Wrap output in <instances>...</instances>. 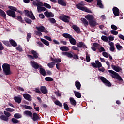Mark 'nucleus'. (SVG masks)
I'll return each instance as SVG.
<instances>
[{"mask_svg": "<svg viewBox=\"0 0 124 124\" xmlns=\"http://www.w3.org/2000/svg\"><path fill=\"white\" fill-rule=\"evenodd\" d=\"M24 12L25 15L27 16V17H29V18H30V19H31V20H35V17H34V15H33V13H32V11H29L26 10L24 11Z\"/></svg>", "mask_w": 124, "mask_h": 124, "instance_id": "obj_6", "label": "nucleus"}, {"mask_svg": "<svg viewBox=\"0 0 124 124\" xmlns=\"http://www.w3.org/2000/svg\"><path fill=\"white\" fill-rule=\"evenodd\" d=\"M44 38L46 39V40H48V41H52V38L48 36H44Z\"/></svg>", "mask_w": 124, "mask_h": 124, "instance_id": "obj_55", "label": "nucleus"}, {"mask_svg": "<svg viewBox=\"0 0 124 124\" xmlns=\"http://www.w3.org/2000/svg\"><path fill=\"white\" fill-rule=\"evenodd\" d=\"M37 30L40 32H45V33H48V31L45 29V28L43 26L36 27Z\"/></svg>", "mask_w": 124, "mask_h": 124, "instance_id": "obj_9", "label": "nucleus"}, {"mask_svg": "<svg viewBox=\"0 0 124 124\" xmlns=\"http://www.w3.org/2000/svg\"><path fill=\"white\" fill-rule=\"evenodd\" d=\"M35 92H36V93L38 94L41 93V90H40V89L39 88H35Z\"/></svg>", "mask_w": 124, "mask_h": 124, "instance_id": "obj_59", "label": "nucleus"}, {"mask_svg": "<svg viewBox=\"0 0 124 124\" xmlns=\"http://www.w3.org/2000/svg\"><path fill=\"white\" fill-rule=\"evenodd\" d=\"M108 72L110 74H112V75H111V77H112V78H116V79H118L119 81H123V79H122L121 77L116 72L113 70H108Z\"/></svg>", "mask_w": 124, "mask_h": 124, "instance_id": "obj_4", "label": "nucleus"}, {"mask_svg": "<svg viewBox=\"0 0 124 124\" xmlns=\"http://www.w3.org/2000/svg\"><path fill=\"white\" fill-rule=\"evenodd\" d=\"M44 15L46 17H47V18H50V17H54V14H53L51 12H49L48 11L45 12Z\"/></svg>", "mask_w": 124, "mask_h": 124, "instance_id": "obj_17", "label": "nucleus"}, {"mask_svg": "<svg viewBox=\"0 0 124 124\" xmlns=\"http://www.w3.org/2000/svg\"><path fill=\"white\" fill-rule=\"evenodd\" d=\"M112 10L115 16H119L120 15V10L118 8L114 7Z\"/></svg>", "mask_w": 124, "mask_h": 124, "instance_id": "obj_15", "label": "nucleus"}, {"mask_svg": "<svg viewBox=\"0 0 124 124\" xmlns=\"http://www.w3.org/2000/svg\"><path fill=\"white\" fill-rule=\"evenodd\" d=\"M62 54L64 56H67L68 58L70 59L73 58V59H75V60L79 59L78 55L76 53H73L72 51L70 52H62Z\"/></svg>", "mask_w": 124, "mask_h": 124, "instance_id": "obj_1", "label": "nucleus"}, {"mask_svg": "<svg viewBox=\"0 0 124 124\" xmlns=\"http://www.w3.org/2000/svg\"><path fill=\"white\" fill-rule=\"evenodd\" d=\"M59 18L60 20H62V21L65 22V23H69V20H70V17L66 15H63L60 16Z\"/></svg>", "mask_w": 124, "mask_h": 124, "instance_id": "obj_8", "label": "nucleus"}, {"mask_svg": "<svg viewBox=\"0 0 124 124\" xmlns=\"http://www.w3.org/2000/svg\"><path fill=\"white\" fill-rule=\"evenodd\" d=\"M75 85L76 88H77L78 90H81V85L80 82L76 81L75 82Z\"/></svg>", "mask_w": 124, "mask_h": 124, "instance_id": "obj_22", "label": "nucleus"}, {"mask_svg": "<svg viewBox=\"0 0 124 124\" xmlns=\"http://www.w3.org/2000/svg\"><path fill=\"white\" fill-rule=\"evenodd\" d=\"M41 41L42 42V43L45 44V45H46V46H49V45H50V43H49V42H48V41L44 39H41Z\"/></svg>", "mask_w": 124, "mask_h": 124, "instance_id": "obj_33", "label": "nucleus"}, {"mask_svg": "<svg viewBox=\"0 0 124 124\" xmlns=\"http://www.w3.org/2000/svg\"><path fill=\"white\" fill-rule=\"evenodd\" d=\"M31 118L32 119L33 121L34 122H37L38 121L40 120L41 118V117L38 116V114L36 113H33V115Z\"/></svg>", "mask_w": 124, "mask_h": 124, "instance_id": "obj_10", "label": "nucleus"}, {"mask_svg": "<svg viewBox=\"0 0 124 124\" xmlns=\"http://www.w3.org/2000/svg\"><path fill=\"white\" fill-rule=\"evenodd\" d=\"M60 49L62 51L66 52H68L69 50V49L68 47H60Z\"/></svg>", "mask_w": 124, "mask_h": 124, "instance_id": "obj_36", "label": "nucleus"}, {"mask_svg": "<svg viewBox=\"0 0 124 124\" xmlns=\"http://www.w3.org/2000/svg\"><path fill=\"white\" fill-rule=\"evenodd\" d=\"M40 91L44 94H46L48 93V90L47 87H46V86H41Z\"/></svg>", "mask_w": 124, "mask_h": 124, "instance_id": "obj_13", "label": "nucleus"}, {"mask_svg": "<svg viewBox=\"0 0 124 124\" xmlns=\"http://www.w3.org/2000/svg\"><path fill=\"white\" fill-rule=\"evenodd\" d=\"M89 25L91 27H94V26H96V25H97L96 21L95 20H93V19L91 21H90Z\"/></svg>", "mask_w": 124, "mask_h": 124, "instance_id": "obj_29", "label": "nucleus"}, {"mask_svg": "<svg viewBox=\"0 0 124 124\" xmlns=\"http://www.w3.org/2000/svg\"><path fill=\"white\" fill-rule=\"evenodd\" d=\"M78 47H87V46L83 42H79L78 43Z\"/></svg>", "mask_w": 124, "mask_h": 124, "instance_id": "obj_35", "label": "nucleus"}, {"mask_svg": "<svg viewBox=\"0 0 124 124\" xmlns=\"http://www.w3.org/2000/svg\"><path fill=\"white\" fill-rule=\"evenodd\" d=\"M84 5H85V3H84L83 2H81L80 3L77 4L76 6L77 8H78V9L83 11L84 10V8H85V7H83Z\"/></svg>", "mask_w": 124, "mask_h": 124, "instance_id": "obj_11", "label": "nucleus"}, {"mask_svg": "<svg viewBox=\"0 0 124 124\" xmlns=\"http://www.w3.org/2000/svg\"><path fill=\"white\" fill-rule=\"evenodd\" d=\"M83 11H85V12H87L88 13H92V11H91V10L86 7L84 8V10H83Z\"/></svg>", "mask_w": 124, "mask_h": 124, "instance_id": "obj_48", "label": "nucleus"}, {"mask_svg": "<svg viewBox=\"0 0 124 124\" xmlns=\"http://www.w3.org/2000/svg\"><path fill=\"white\" fill-rule=\"evenodd\" d=\"M83 11H85V12H87L88 13H92V11H91V10L86 7L84 8V10H83Z\"/></svg>", "mask_w": 124, "mask_h": 124, "instance_id": "obj_49", "label": "nucleus"}, {"mask_svg": "<svg viewBox=\"0 0 124 124\" xmlns=\"http://www.w3.org/2000/svg\"><path fill=\"white\" fill-rule=\"evenodd\" d=\"M0 119H1V120H3L4 121H8L9 120V118L7 116H5V115H1V116H0Z\"/></svg>", "mask_w": 124, "mask_h": 124, "instance_id": "obj_34", "label": "nucleus"}, {"mask_svg": "<svg viewBox=\"0 0 124 124\" xmlns=\"http://www.w3.org/2000/svg\"><path fill=\"white\" fill-rule=\"evenodd\" d=\"M111 28L112 30H114L115 31H116V30H118V27L114 24L111 25Z\"/></svg>", "mask_w": 124, "mask_h": 124, "instance_id": "obj_60", "label": "nucleus"}, {"mask_svg": "<svg viewBox=\"0 0 124 124\" xmlns=\"http://www.w3.org/2000/svg\"><path fill=\"white\" fill-rule=\"evenodd\" d=\"M60 42L61 44H62V45H66L67 42L65 41H63L62 39L60 40Z\"/></svg>", "mask_w": 124, "mask_h": 124, "instance_id": "obj_51", "label": "nucleus"}, {"mask_svg": "<svg viewBox=\"0 0 124 124\" xmlns=\"http://www.w3.org/2000/svg\"><path fill=\"white\" fill-rule=\"evenodd\" d=\"M55 62H49L47 64V66L50 68H53L54 66H55Z\"/></svg>", "mask_w": 124, "mask_h": 124, "instance_id": "obj_39", "label": "nucleus"}, {"mask_svg": "<svg viewBox=\"0 0 124 124\" xmlns=\"http://www.w3.org/2000/svg\"><path fill=\"white\" fill-rule=\"evenodd\" d=\"M24 114L30 118H32L33 115V113H32L31 111L29 110L25 111Z\"/></svg>", "mask_w": 124, "mask_h": 124, "instance_id": "obj_19", "label": "nucleus"}, {"mask_svg": "<svg viewBox=\"0 0 124 124\" xmlns=\"http://www.w3.org/2000/svg\"><path fill=\"white\" fill-rule=\"evenodd\" d=\"M74 93H75V97H77L78 98H81L82 95L80 92L75 91Z\"/></svg>", "mask_w": 124, "mask_h": 124, "instance_id": "obj_26", "label": "nucleus"}, {"mask_svg": "<svg viewBox=\"0 0 124 124\" xmlns=\"http://www.w3.org/2000/svg\"><path fill=\"white\" fill-rule=\"evenodd\" d=\"M90 61H91V58H90V56L87 55V54H86V61H87V62H90Z\"/></svg>", "mask_w": 124, "mask_h": 124, "instance_id": "obj_62", "label": "nucleus"}, {"mask_svg": "<svg viewBox=\"0 0 124 124\" xmlns=\"http://www.w3.org/2000/svg\"><path fill=\"white\" fill-rule=\"evenodd\" d=\"M2 68L4 74H5L6 76L11 75L12 74V73L11 71L10 64L7 63L3 64Z\"/></svg>", "mask_w": 124, "mask_h": 124, "instance_id": "obj_3", "label": "nucleus"}, {"mask_svg": "<svg viewBox=\"0 0 124 124\" xmlns=\"http://www.w3.org/2000/svg\"><path fill=\"white\" fill-rule=\"evenodd\" d=\"M4 114L7 116V117H10L11 116V113L8 111H4Z\"/></svg>", "mask_w": 124, "mask_h": 124, "instance_id": "obj_58", "label": "nucleus"}, {"mask_svg": "<svg viewBox=\"0 0 124 124\" xmlns=\"http://www.w3.org/2000/svg\"><path fill=\"white\" fill-rule=\"evenodd\" d=\"M23 97H24L25 100H27L29 101H31V95L29 94H23Z\"/></svg>", "mask_w": 124, "mask_h": 124, "instance_id": "obj_21", "label": "nucleus"}, {"mask_svg": "<svg viewBox=\"0 0 124 124\" xmlns=\"http://www.w3.org/2000/svg\"><path fill=\"white\" fill-rule=\"evenodd\" d=\"M40 6H41L37 7V10L38 12H41L42 11H45V10H46V8H45V7Z\"/></svg>", "mask_w": 124, "mask_h": 124, "instance_id": "obj_32", "label": "nucleus"}, {"mask_svg": "<svg viewBox=\"0 0 124 124\" xmlns=\"http://www.w3.org/2000/svg\"><path fill=\"white\" fill-rule=\"evenodd\" d=\"M49 21L50 22V23H52V24H55V23H56V20L53 18H49Z\"/></svg>", "mask_w": 124, "mask_h": 124, "instance_id": "obj_54", "label": "nucleus"}, {"mask_svg": "<svg viewBox=\"0 0 124 124\" xmlns=\"http://www.w3.org/2000/svg\"><path fill=\"white\" fill-rule=\"evenodd\" d=\"M54 104L59 106V107H62L63 106L61 102H60L59 100H56L55 101H54Z\"/></svg>", "mask_w": 124, "mask_h": 124, "instance_id": "obj_38", "label": "nucleus"}, {"mask_svg": "<svg viewBox=\"0 0 124 124\" xmlns=\"http://www.w3.org/2000/svg\"><path fill=\"white\" fill-rule=\"evenodd\" d=\"M85 18L87 19L90 22V21H93L94 19V17L92 15H87L85 16Z\"/></svg>", "mask_w": 124, "mask_h": 124, "instance_id": "obj_18", "label": "nucleus"}, {"mask_svg": "<svg viewBox=\"0 0 124 124\" xmlns=\"http://www.w3.org/2000/svg\"><path fill=\"white\" fill-rule=\"evenodd\" d=\"M102 55L103 56H104V57L105 58H108V57L109 56V55H108V53L106 52H103Z\"/></svg>", "mask_w": 124, "mask_h": 124, "instance_id": "obj_56", "label": "nucleus"}, {"mask_svg": "<svg viewBox=\"0 0 124 124\" xmlns=\"http://www.w3.org/2000/svg\"><path fill=\"white\" fill-rule=\"evenodd\" d=\"M15 101L18 104H20L21 101H22V99L20 97L16 96L14 98Z\"/></svg>", "mask_w": 124, "mask_h": 124, "instance_id": "obj_30", "label": "nucleus"}, {"mask_svg": "<svg viewBox=\"0 0 124 124\" xmlns=\"http://www.w3.org/2000/svg\"><path fill=\"white\" fill-rule=\"evenodd\" d=\"M69 100H70V102L71 103V104H72V105L75 107L77 105L76 100H75L74 98H73V97H71L70 98Z\"/></svg>", "mask_w": 124, "mask_h": 124, "instance_id": "obj_24", "label": "nucleus"}, {"mask_svg": "<svg viewBox=\"0 0 124 124\" xmlns=\"http://www.w3.org/2000/svg\"><path fill=\"white\" fill-rule=\"evenodd\" d=\"M40 74H41L43 76L45 77L46 75V70L43 68H41L40 70Z\"/></svg>", "mask_w": 124, "mask_h": 124, "instance_id": "obj_25", "label": "nucleus"}, {"mask_svg": "<svg viewBox=\"0 0 124 124\" xmlns=\"http://www.w3.org/2000/svg\"><path fill=\"white\" fill-rule=\"evenodd\" d=\"M5 110L7 111H9V112H11L15 111L14 108H5Z\"/></svg>", "mask_w": 124, "mask_h": 124, "instance_id": "obj_50", "label": "nucleus"}, {"mask_svg": "<svg viewBox=\"0 0 124 124\" xmlns=\"http://www.w3.org/2000/svg\"><path fill=\"white\" fill-rule=\"evenodd\" d=\"M23 107L27 110H32L33 109L32 107L30 106L23 105Z\"/></svg>", "mask_w": 124, "mask_h": 124, "instance_id": "obj_43", "label": "nucleus"}, {"mask_svg": "<svg viewBox=\"0 0 124 124\" xmlns=\"http://www.w3.org/2000/svg\"><path fill=\"white\" fill-rule=\"evenodd\" d=\"M95 62H96V65H97V68H99L102 67V63L99 60L95 61Z\"/></svg>", "mask_w": 124, "mask_h": 124, "instance_id": "obj_41", "label": "nucleus"}, {"mask_svg": "<svg viewBox=\"0 0 124 124\" xmlns=\"http://www.w3.org/2000/svg\"><path fill=\"white\" fill-rule=\"evenodd\" d=\"M72 28L74 31L77 32V33H80L81 32V31L80 30V28L78 26L76 25H73L72 26Z\"/></svg>", "mask_w": 124, "mask_h": 124, "instance_id": "obj_16", "label": "nucleus"}, {"mask_svg": "<svg viewBox=\"0 0 124 124\" xmlns=\"http://www.w3.org/2000/svg\"><path fill=\"white\" fill-rule=\"evenodd\" d=\"M10 42L11 45H12L14 47H16V46H17V43H16V42H15L14 40H10Z\"/></svg>", "mask_w": 124, "mask_h": 124, "instance_id": "obj_42", "label": "nucleus"}, {"mask_svg": "<svg viewBox=\"0 0 124 124\" xmlns=\"http://www.w3.org/2000/svg\"><path fill=\"white\" fill-rule=\"evenodd\" d=\"M35 34H36V35H38V36H41V35H42V33L38 31H36L35 32Z\"/></svg>", "mask_w": 124, "mask_h": 124, "instance_id": "obj_61", "label": "nucleus"}, {"mask_svg": "<svg viewBox=\"0 0 124 124\" xmlns=\"http://www.w3.org/2000/svg\"><path fill=\"white\" fill-rule=\"evenodd\" d=\"M58 3L62 6H66V1L64 0H58Z\"/></svg>", "mask_w": 124, "mask_h": 124, "instance_id": "obj_20", "label": "nucleus"}, {"mask_svg": "<svg viewBox=\"0 0 124 124\" xmlns=\"http://www.w3.org/2000/svg\"><path fill=\"white\" fill-rule=\"evenodd\" d=\"M81 21L83 23L85 27H87L89 25V22H88V20H86V19L81 18Z\"/></svg>", "mask_w": 124, "mask_h": 124, "instance_id": "obj_28", "label": "nucleus"}, {"mask_svg": "<svg viewBox=\"0 0 124 124\" xmlns=\"http://www.w3.org/2000/svg\"><path fill=\"white\" fill-rule=\"evenodd\" d=\"M0 16H1L4 19L6 18V14H5V12L1 9H0Z\"/></svg>", "mask_w": 124, "mask_h": 124, "instance_id": "obj_27", "label": "nucleus"}, {"mask_svg": "<svg viewBox=\"0 0 124 124\" xmlns=\"http://www.w3.org/2000/svg\"><path fill=\"white\" fill-rule=\"evenodd\" d=\"M12 122L14 123H15V124H17L19 123V121L18 119H16V118H12Z\"/></svg>", "mask_w": 124, "mask_h": 124, "instance_id": "obj_47", "label": "nucleus"}, {"mask_svg": "<svg viewBox=\"0 0 124 124\" xmlns=\"http://www.w3.org/2000/svg\"><path fill=\"white\" fill-rule=\"evenodd\" d=\"M25 21L28 24H31V19H28V18H26L25 19Z\"/></svg>", "mask_w": 124, "mask_h": 124, "instance_id": "obj_64", "label": "nucleus"}, {"mask_svg": "<svg viewBox=\"0 0 124 124\" xmlns=\"http://www.w3.org/2000/svg\"><path fill=\"white\" fill-rule=\"evenodd\" d=\"M32 54L33 55V56L34 57L35 59H37L38 58V53L36 52L35 50H32L31 52Z\"/></svg>", "mask_w": 124, "mask_h": 124, "instance_id": "obj_31", "label": "nucleus"}, {"mask_svg": "<svg viewBox=\"0 0 124 124\" xmlns=\"http://www.w3.org/2000/svg\"><path fill=\"white\" fill-rule=\"evenodd\" d=\"M44 6H45V7H46V8H51V5H50L48 4H47L46 3H45L44 4Z\"/></svg>", "mask_w": 124, "mask_h": 124, "instance_id": "obj_63", "label": "nucleus"}, {"mask_svg": "<svg viewBox=\"0 0 124 124\" xmlns=\"http://www.w3.org/2000/svg\"><path fill=\"white\" fill-rule=\"evenodd\" d=\"M63 106H64V108H65V110H66L67 111L69 110V106H68V105H67V104L66 103H64Z\"/></svg>", "mask_w": 124, "mask_h": 124, "instance_id": "obj_45", "label": "nucleus"}, {"mask_svg": "<svg viewBox=\"0 0 124 124\" xmlns=\"http://www.w3.org/2000/svg\"><path fill=\"white\" fill-rule=\"evenodd\" d=\"M31 37V33H27V40L28 42L30 41V38Z\"/></svg>", "mask_w": 124, "mask_h": 124, "instance_id": "obj_52", "label": "nucleus"}, {"mask_svg": "<svg viewBox=\"0 0 124 124\" xmlns=\"http://www.w3.org/2000/svg\"><path fill=\"white\" fill-rule=\"evenodd\" d=\"M45 80L46 81L48 82H52L53 81V79L50 77H46L45 78Z\"/></svg>", "mask_w": 124, "mask_h": 124, "instance_id": "obj_44", "label": "nucleus"}, {"mask_svg": "<svg viewBox=\"0 0 124 124\" xmlns=\"http://www.w3.org/2000/svg\"><path fill=\"white\" fill-rule=\"evenodd\" d=\"M102 40H103V41H105V42H107L108 41V38L106 36H102L101 37Z\"/></svg>", "mask_w": 124, "mask_h": 124, "instance_id": "obj_46", "label": "nucleus"}, {"mask_svg": "<svg viewBox=\"0 0 124 124\" xmlns=\"http://www.w3.org/2000/svg\"><path fill=\"white\" fill-rule=\"evenodd\" d=\"M9 9L7 12L6 13L7 15L12 17V18H15L16 17V15L15 14V11H17V8L16 7L10 6L8 7Z\"/></svg>", "mask_w": 124, "mask_h": 124, "instance_id": "obj_2", "label": "nucleus"}, {"mask_svg": "<svg viewBox=\"0 0 124 124\" xmlns=\"http://www.w3.org/2000/svg\"><path fill=\"white\" fill-rule=\"evenodd\" d=\"M100 79L101 80V81H102V82H103V83H104L105 84V85H106L107 87H111V83L109 81H108V79H107L105 77H101L100 78Z\"/></svg>", "mask_w": 124, "mask_h": 124, "instance_id": "obj_7", "label": "nucleus"}, {"mask_svg": "<svg viewBox=\"0 0 124 124\" xmlns=\"http://www.w3.org/2000/svg\"><path fill=\"white\" fill-rule=\"evenodd\" d=\"M61 59L60 58H55V59L54 60V62L56 63H60L61 62Z\"/></svg>", "mask_w": 124, "mask_h": 124, "instance_id": "obj_57", "label": "nucleus"}, {"mask_svg": "<svg viewBox=\"0 0 124 124\" xmlns=\"http://www.w3.org/2000/svg\"><path fill=\"white\" fill-rule=\"evenodd\" d=\"M14 117H15V119H20L22 117V116L20 113H16L15 115H14Z\"/></svg>", "mask_w": 124, "mask_h": 124, "instance_id": "obj_40", "label": "nucleus"}, {"mask_svg": "<svg viewBox=\"0 0 124 124\" xmlns=\"http://www.w3.org/2000/svg\"><path fill=\"white\" fill-rule=\"evenodd\" d=\"M97 5L100 7V8H103V5L102 4V1L101 0H97Z\"/></svg>", "mask_w": 124, "mask_h": 124, "instance_id": "obj_37", "label": "nucleus"}, {"mask_svg": "<svg viewBox=\"0 0 124 124\" xmlns=\"http://www.w3.org/2000/svg\"><path fill=\"white\" fill-rule=\"evenodd\" d=\"M111 67L113 70H114L116 72H119L121 70V68H120L119 67H116L114 65H111Z\"/></svg>", "mask_w": 124, "mask_h": 124, "instance_id": "obj_23", "label": "nucleus"}, {"mask_svg": "<svg viewBox=\"0 0 124 124\" xmlns=\"http://www.w3.org/2000/svg\"><path fill=\"white\" fill-rule=\"evenodd\" d=\"M111 33L112 34H113V35H117L118 33H119L116 30H111Z\"/></svg>", "mask_w": 124, "mask_h": 124, "instance_id": "obj_53", "label": "nucleus"}, {"mask_svg": "<svg viewBox=\"0 0 124 124\" xmlns=\"http://www.w3.org/2000/svg\"><path fill=\"white\" fill-rule=\"evenodd\" d=\"M31 65H32V68H34V69H38L39 68V65L38 63L34 61H31Z\"/></svg>", "mask_w": 124, "mask_h": 124, "instance_id": "obj_14", "label": "nucleus"}, {"mask_svg": "<svg viewBox=\"0 0 124 124\" xmlns=\"http://www.w3.org/2000/svg\"><path fill=\"white\" fill-rule=\"evenodd\" d=\"M62 36L65 38H68L71 44H72V45H75V44H76V40L73 38L72 36L70 35L69 34L64 33Z\"/></svg>", "mask_w": 124, "mask_h": 124, "instance_id": "obj_5", "label": "nucleus"}, {"mask_svg": "<svg viewBox=\"0 0 124 124\" xmlns=\"http://www.w3.org/2000/svg\"><path fill=\"white\" fill-rule=\"evenodd\" d=\"M33 5L37 6V7L38 6H43V3L40 2V0H35V1H33Z\"/></svg>", "mask_w": 124, "mask_h": 124, "instance_id": "obj_12", "label": "nucleus"}]
</instances>
